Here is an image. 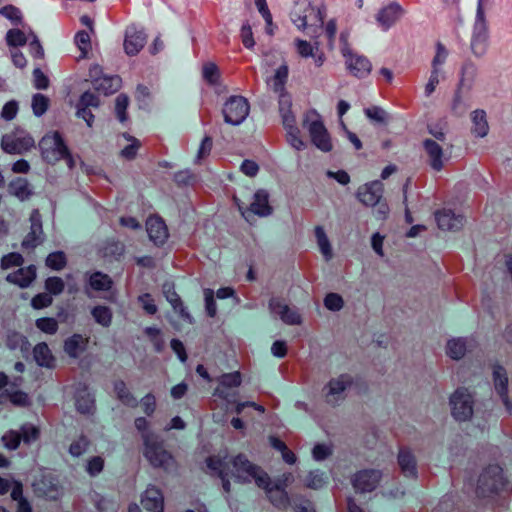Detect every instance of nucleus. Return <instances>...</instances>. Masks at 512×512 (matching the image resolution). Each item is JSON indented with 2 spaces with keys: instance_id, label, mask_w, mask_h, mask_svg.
<instances>
[{
  "instance_id": "nucleus-1",
  "label": "nucleus",
  "mask_w": 512,
  "mask_h": 512,
  "mask_svg": "<svg viewBox=\"0 0 512 512\" xmlns=\"http://www.w3.org/2000/svg\"><path fill=\"white\" fill-rule=\"evenodd\" d=\"M207 467L212 474L222 479V486L226 492L230 491L228 476L234 477L242 483L254 481L258 487H267L269 476L258 466L252 464L246 456L239 454L228 460L227 454L209 457Z\"/></svg>"
},
{
  "instance_id": "nucleus-2",
  "label": "nucleus",
  "mask_w": 512,
  "mask_h": 512,
  "mask_svg": "<svg viewBox=\"0 0 512 512\" xmlns=\"http://www.w3.org/2000/svg\"><path fill=\"white\" fill-rule=\"evenodd\" d=\"M324 10L312 6L307 0H299L292 12L291 20L300 30H307V35L317 38L324 23Z\"/></svg>"
},
{
  "instance_id": "nucleus-3",
  "label": "nucleus",
  "mask_w": 512,
  "mask_h": 512,
  "mask_svg": "<svg viewBox=\"0 0 512 512\" xmlns=\"http://www.w3.org/2000/svg\"><path fill=\"white\" fill-rule=\"evenodd\" d=\"M303 127L308 131L312 144L324 153L333 150V141L330 133L326 129L321 115L315 110L311 109L304 114Z\"/></svg>"
},
{
  "instance_id": "nucleus-4",
  "label": "nucleus",
  "mask_w": 512,
  "mask_h": 512,
  "mask_svg": "<svg viewBox=\"0 0 512 512\" xmlns=\"http://www.w3.org/2000/svg\"><path fill=\"white\" fill-rule=\"evenodd\" d=\"M143 454L153 467L169 469L173 463L172 455L164 448L163 441L153 432L143 434Z\"/></svg>"
},
{
  "instance_id": "nucleus-5",
  "label": "nucleus",
  "mask_w": 512,
  "mask_h": 512,
  "mask_svg": "<svg viewBox=\"0 0 512 512\" xmlns=\"http://www.w3.org/2000/svg\"><path fill=\"white\" fill-rule=\"evenodd\" d=\"M508 482L503 476L502 468L498 465L487 467L479 476L477 484V494L482 497L498 494L507 491Z\"/></svg>"
},
{
  "instance_id": "nucleus-6",
  "label": "nucleus",
  "mask_w": 512,
  "mask_h": 512,
  "mask_svg": "<svg viewBox=\"0 0 512 512\" xmlns=\"http://www.w3.org/2000/svg\"><path fill=\"white\" fill-rule=\"evenodd\" d=\"M474 404V395L464 387L456 389L449 397L451 415L458 422H465L472 418Z\"/></svg>"
},
{
  "instance_id": "nucleus-7",
  "label": "nucleus",
  "mask_w": 512,
  "mask_h": 512,
  "mask_svg": "<svg viewBox=\"0 0 512 512\" xmlns=\"http://www.w3.org/2000/svg\"><path fill=\"white\" fill-rule=\"evenodd\" d=\"M348 37L347 32H342L340 35L341 53L345 59L346 68L355 77H365L370 73L372 65L366 57L355 53L351 49Z\"/></svg>"
},
{
  "instance_id": "nucleus-8",
  "label": "nucleus",
  "mask_w": 512,
  "mask_h": 512,
  "mask_svg": "<svg viewBox=\"0 0 512 512\" xmlns=\"http://www.w3.org/2000/svg\"><path fill=\"white\" fill-rule=\"evenodd\" d=\"M42 158L50 164H55L67 154V146L58 132H49L39 142Z\"/></svg>"
},
{
  "instance_id": "nucleus-9",
  "label": "nucleus",
  "mask_w": 512,
  "mask_h": 512,
  "mask_svg": "<svg viewBox=\"0 0 512 512\" xmlns=\"http://www.w3.org/2000/svg\"><path fill=\"white\" fill-rule=\"evenodd\" d=\"M250 105L243 96H230L223 105L222 113L227 124L238 126L249 115Z\"/></svg>"
},
{
  "instance_id": "nucleus-10",
  "label": "nucleus",
  "mask_w": 512,
  "mask_h": 512,
  "mask_svg": "<svg viewBox=\"0 0 512 512\" xmlns=\"http://www.w3.org/2000/svg\"><path fill=\"white\" fill-rule=\"evenodd\" d=\"M1 146L9 154H22L35 146V140L28 132L16 129L2 137Z\"/></svg>"
},
{
  "instance_id": "nucleus-11",
  "label": "nucleus",
  "mask_w": 512,
  "mask_h": 512,
  "mask_svg": "<svg viewBox=\"0 0 512 512\" xmlns=\"http://www.w3.org/2000/svg\"><path fill=\"white\" fill-rule=\"evenodd\" d=\"M268 309L273 318L280 319L286 325H300L302 323V317L298 309L288 305L280 298H271Z\"/></svg>"
},
{
  "instance_id": "nucleus-12",
  "label": "nucleus",
  "mask_w": 512,
  "mask_h": 512,
  "mask_svg": "<svg viewBox=\"0 0 512 512\" xmlns=\"http://www.w3.org/2000/svg\"><path fill=\"white\" fill-rule=\"evenodd\" d=\"M440 144L433 139H425L423 147L428 159V164L435 171H440L444 168L445 163L449 160L448 147Z\"/></svg>"
},
{
  "instance_id": "nucleus-13",
  "label": "nucleus",
  "mask_w": 512,
  "mask_h": 512,
  "mask_svg": "<svg viewBox=\"0 0 512 512\" xmlns=\"http://www.w3.org/2000/svg\"><path fill=\"white\" fill-rule=\"evenodd\" d=\"M384 186L379 180L365 183L358 187L356 198L367 207H374L383 198Z\"/></svg>"
},
{
  "instance_id": "nucleus-14",
  "label": "nucleus",
  "mask_w": 512,
  "mask_h": 512,
  "mask_svg": "<svg viewBox=\"0 0 512 512\" xmlns=\"http://www.w3.org/2000/svg\"><path fill=\"white\" fill-rule=\"evenodd\" d=\"M352 384L349 375H340L331 379L325 386V399L331 405H336L345 398V391Z\"/></svg>"
},
{
  "instance_id": "nucleus-15",
  "label": "nucleus",
  "mask_w": 512,
  "mask_h": 512,
  "mask_svg": "<svg viewBox=\"0 0 512 512\" xmlns=\"http://www.w3.org/2000/svg\"><path fill=\"white\" fill-rule=\"evenodd\" d=\"M219 386L214 391V396H217L227 403H235V393L228 392L229 388H236L241 385L242 377L240 372L226 373L219 377Z\"/></svg>"
},
{
  "instance_id": "nucleus-16",
  "label": "nucleus",
  "mask_w": 512,
  "mask_h": 512,
  "mask_svg": "<svg viewBox=\"0 0 512 512\" xmlns=\"http://www.w3.org/2000/svg\"><path fill=\"white\" fill-rule=\"evenodd\" d=\"M477 342L472 337L451 338L446 343V354L453 360L462 359L466 353L473 351Z\"/></svg>"
},
{
  "instance_id": "nucleus-17",
  "label": "nucleus",
  "mask_w": 512,
  "mask_h": 512,
  "mask_svg": "<svg viewBox=\"0 0 512 512\" xmlns=\"http://www.w3.org/2000/svg\"><path fill=\"white\" fill-rule=\"evenodd\" d=\"M382 474L376 469H365L356 473L352 483L354 488L359 492H371L379 484Z\"/></svg>"
},
{
  "instance_id": "nucleus-18",
  "label": "nucleus",
  "mask_w": 512,
  "mask_h": 512,
  "mask_svg": "<svg viewBox=\"0 0 512 512\" xmlns=\"http://www.w3.org/2000/svg\"><path fill=\"white\" fill-rule=\"evenodd\" d=\"M44 240L41 215L38 210H33L30 215V231L22 242L24 249H34Z\"/></svg>"
},
{
  "instance_id": "nucleus-19",
  "label": "nucleus",
  "mask_w": 512,
  "mask_h": 512,
  "mask_svg": "<svg viewBox=\"0 0 512 512\" xmlns=\"http://www.w3.org/2000/svg\"><path fill=\"white\" fill-rule=\"evenodd\" d=\"M403 15L402 7L392 2L389 5L383 7L376 15V20L379 26L384 30H388L392 27Z\"/></svg>"
},
{
  "instance_id": "nucleus-20",
  "label": "nucleus",
  "mask_w": 512,
  "mask_h": 512,
  "mask_svg": "<svg viewBox=\"0 0 512 512\" xmlns=\"http://www.w3.org/2000/svg\"><path fill=\"white\" fill-rule=\"evenodd\" d=\"M435 219L439 229L444 231H456L462 228L464 218L460 214H455L450 209H443L435 213Z\"/></svg>"
},
{
  "instance_id": "nucleus-21",
  "label": "nucleus",
  "mask_w": 512,
  "mask_h": 512,
  "mask_svg": "<svg viewBox=\"0 0 512 512\" xmlns=\"http://www.w3.org/2000/svg\"><path fill=\"white\" fill-rule=\"evenodd\" d=\"M146 35L135 26L127 28L124 39V49L128 55H136L144 47Z\"/></svg>"
},
{
  "instance_id": "nucleus-22",
  "label": "nucleus",
  "mask_w": 512,
  "mask_h": 512,
  "mask_svg": "<svg viewBox=\"0 0 512 512\" xmlns=\"http://www.w3.org/2000/svg\"><path fill=\"white\" fill-rule=\"evenodd\" d=\"M146 229L151 241L156 245H162L168 238V229L165 222L158 216L147 219Z\"/></svg>"
},
{
  "instance_id": "nucleus-23",
  "label": "nucleus",
  "mask_w": 512,
  "mask_h": 512,
  "mask_svg": "<svg viewBox=\"0 0 512 512\" xmlns=\"http://www.w3.org/2000/svg\"><path fill=\"white\" fill-rule=\"evenodd\" d=\"M141 503L143 507L151 512H164V498L157 487L150 485L144 491Z\"/></svg>"
},
{
  "instance_id": "nucleus-24",
  "label": "nucleus",
  "mask_w": 512,
  "mask_h": 512,
  "mask_svg": "<svg viewBox=\"0 0 512 512\" xmlns=\"http://www.w3.org/2000/svg\"><path fill=\"white\" fill-rule=\"evenodd\" d=\"M493 380L496 392L501 397L507 411L512 414V404L507 396L508 377L506 370L501 366H496L493 370Z\"/></svg>"
},
{
  "instance_id": "nucleus-25",
  "label": "nucleus",
  "mask_w": 512,
  "mask_h": 512,
  "mask_svg": "<svg viewBox=\"0 0 512 512\" xmlns=\"http://www.w3.org/2000/svg\"><path fill=\"white\" fill-rule=\"evenodd\" d=\"M398 465L402 474L408 478L417 477L416 459L411 450L407 448L400 449L398 453Z\"/></svg>"
},
{
  "instance_id": "nucleus-26",
  "label": "nucleus",
  "mask_w": 512,
  "mask_h": 512,
  "mask_svg": "<svg viewBox=\"0 0 512 512\" xmlns=\"http://www.w3.org/2000/svg\"><path fill=\"white\" fill-rule=\"evenodd\" d=\"M249 210L260 217H266L272 213L267 191L261 189L255 192Z\"/></svg>"
},
{
  "instance_id": "nucleus-27",
  "label": "nucleus",
  "mask_w": 512,
  "mask_h": 512,
  "mask_svg": "<svg viewBox=\"0 0 512 512\" xmlns=\"http://www.w3.org/2000/svg\"><path fill=\"white\" fill-rule=\"evenodd\" d=\"M36 277V269L34 266L20 268L17 271L7 275L6 280L10 283L18 285L21 288L28 287Z\"/></svg>"
},
{
  "instance_id": "nucleus-28",
  "label": "nucleus",
  "mask_w": 512,
  "mask_h": 512,
  "mask_svg": "<svg viewBox=\"0 0 512 512\" xmlns=\"http://www.w3.org/2000/svg\"><path fill=\"white\" fill-rule=\"evenodd\" d=\"M88 339L80 334H73L64 342V351L71 358L79 357L87 348Z\"/></svg>"
},
{
  "instance_id": "nucleus-29",
  "label": "nucleus",
  "mask_w": 512,
  "mask_h": 512,
  "mask_svg": "<svg viewBox=\"0 0 512 512\" xmlns=\"http://www.w3.org/2000/svg\"><path fill=\"white\" fill-rule=\"evenodd\" d=\"M164 295L167 299V301L171 304L174 311L179 313V315L189 323L193 322L192 316L189 314V312L184 307L181 298L179 295L175 292L172 286L170 285H164L163 287Z\"/></svg>"
},
{
  "instance_id": "nucleus-30",
  "label": "nucleus",
  "mask_w": 512,
  "mask_h": 512,
  "mask_svg": "<svg viewBox=\"0 0 512 512\" xmlns=\"http://www.w3.org/2000/svg\"><path fill=\"white\" fill-rule=\"evenodd\" d=\"M33 356L36 363L41 367L53 368L55 366V358L44 342L38 343L33 349Z\"/></svg>"
},
{
  "instance_id": "nucleus-31",
  "label": "nucleus",
  "mask_w": 512,
  "mask_h": 512,
  "mask_svg": "<svg viewBox=\"0 0 512 512\" xmlns=\"http://www.w3.org/2000/svg\"><path fill=\"white\" fill-rule=\"evenodd\" d=\"M472 120V133L476 137L483 138L489 132V125L487 121L486 112L482 109H477L471 113Z\"/></svg>"
},
{
  "instance_id": "nucleus-32",
  "label": "nucleus",
  "mask_w": 512,
  "mask_h": 512,
  "mask_svg": "<svg viewBox=\"0 0 512 512\" xmlns=\"http://www.w3.org/2000/svg\"><path fill=\"white\" fill-rule=\"evenodd\" d=\"M288 78V66L283 64L275 72L274 76L268 81L270 88L278 94L288 95L285 91V84Z\"/></svg>"
},
{
  "instance_id": "nucleus-33",
  "label": "nucleus",
  "mask_w": 512,
  "mask_h": 512,
  "mask_svg": "<svg viewBox=\"0 0 512 512\" xmlns=\"http://www.w3.org/2000/svg\"><path fill=\"white\" fill-rule=\"evenodd\" d=\"M93 85L97 91L109 95L120 88L121 79L118 76H104L95 79Z\"/></svg>"
},
{
  "instance_id": "nucleus-34",
  "label": "nucleus",
  "mask_w": 512,
  "mask_h": 512,
  "mask_svg": "<svg viewBox=\"0 0 512 512\" xmlns=\"http://www.w3.org/2000/svg\"><path fill=\"white\" fill-rule=\"evenodd\" d=\"M292 101L289 95H281L279 98V112L284 128L296 125V118L291 110Z\"/></svg>"
},
{
  "instance_id": "nucleus-35",
  "label": "nucleus",
  "mask_w": 512,
  "mask_h": 512,
  "mask_svg": "<svg viewBox=\"0 0 512 512\" xmlns=\"http://www.w3.org/2000/svg\"><path fill=\"white\" fill-rule=\"evenodd\" d=\"M316 242L319 247L321 254L326 261H329L333 257V250L328 239V236L322 226L315 227Z\"/></svg>"
},
{
  "instance_id": "nucleus-36",
  "label": "nucleus",
  "mask_w": 512,
  "mask_h": 512,
  "mask_svg": "<svg viewBox=\"0 0 512 512\" xmlns=\"http://www.w3.org/2000/svg\"><path fill=\"white\" fill-rule=\"evenodd\" d=\"M33 486L36 492L45 497L56 498L58 495V487L49 476H43L40 480L36 481Z\"/></svg>"
},
{
  "instance_id": "nucleus-37",
  "label": "nucleus",
  "mask_w": 512,
  "mask_h": 512,
  "mask_svg": "<svg viewBox=\"0 0 512 512\" xmlns=\"http://www.w3.org/2000/svg\"><path fill=\"white\" fill-rule=\"evenodd\" d=\"M477 76V66L471 62L466 61L461 69V77L459 81V89H470Z\"/></svg>"
},
{
  "instance_id": "nucleus-38",
  "label": "nucleus",
  "mask_w": 512,
  "mask_h": 512,
  "mask_svg": "<svg viewBox=\"0 0 512 512\" xmlns=\"http://www.w3.org/2000/svg\"><path fill=\"white\" fill-rule=\"evenodd\" d=\"M114 392L119 401L129 407H136L138 405L137 399L127 388L126 384L122 380H118L114 383Z\"/></svg>"
},
{
  "instance_id": "nucleus-39",
  "label": "nucleus",
  "mask_w": 512,
  "mask_h": 512,
  "mask_svg": "<svg viewBox=\"0 0 512 512\" xmlns=\"http://www.w3.org/2000/svg\"><path fill=\"white\" fill-rule=\"evenodd\" d=\"M488 0H478L476 19L472 36H488V28L484 16V4Z\"/></svg>"
},
{
  "instance_id": "nucleus-40",
  "label": "nucleus",
  "mask_w": 512,
  "mask_h": 512,
  "mask_svg": "<svg viewBox=\"0 0 512 512\" xmlns=\"http://www.w3.org/2000/svg\"><path fill=\"white\" fill-rule=\"evenodd\" d=\"M263 488L266 490L267 496L273 505L277 507H284L287 505L288 496L284 488L279 486L270 487V479L268 480L267 487Z\"/></svg>"
},
{
  "instance_id": "nucleus-41",
  "label": "nucleus",
  "mask_w": 512,
  "mask_h": 512,
  "mask_svg": "<svg viewBox=\"0 0 512 512\" xmlns=\"http://www.w3.org/2000/svg\"><path fill=\"white\" fill-rule=\"evenodd\" d=\"M76 408L82 414H89L94 410V397L87 390L79 391L76 395Z\"/></svg>"
},
{
  "instance_id": "nucleus-42",
  "label": "nucleus",
  "mask_w": 512,
  "mask_h": 512,
  "mask_svg": "<svg viewBox=\"0 0 512 512\" xmlns=\"http://www.w3.org/2000/svg\"><path fill=\"white\" fill-rule=\"evenodd\" d=\"M10 191L20 200H26L32 194L28 181L24 178H18L10 183Z\"/></svg>"
},
{
  "instance_id": "nucleus-43",
  "label": "nucleus",
  "mask_w": 512,
  "mask_h": 512,
  "mask_svg": "<svg viewBox=\"0 0 512 512\" xmlns=\"http://www.w3.org/2000/svg\"><path fill=\"white\" fill-rule=\"evenodd\" d=\"M202 77L210 86L217 87L220 85V71L213 62L203 64Z\"/></svg>"
},
{
  "instance_id": "nucleus-44",
  "label": "nucleus",
  "mask_w": 512,
  "mask_h": 512,
  "mask_svg": "<svg viewBox=\"0 0 512 512\" xmlns=\"http://www.w3.org/2000/svg\"><path fill=\"white\" fill-rule=\"evenodd\" d=\"M30 38V31L26 34L20 29H10L6 33L7 45L14 48L25 45Z\"/></svg>"
},
{
  "instance_id": "nucleus-45",
  "label": "nucleus",
  "mask_w": 512,
  "mask_h": 512,
  "mask_svg": "<svg viewBox=\"0 0 512 512\" xmlns=\"http://www.w3.org/2000/svg\"><path fill=\"white\" fill-rule=\"evenodd\" d=\"M89 285L95 291H107L111 288L112 281L108 275L95 272L89 278Z\"/></svg>"
},
{
  "instance_id": "nucleus-46",
  "label": "nucleus",
  "mask_w": 512,
  "mask_h": 512,
  "mask_svg": "<svg viewBox=\"0 0 512 512\" xmlns=\"http://www.w3.org/2000/svg\"><path fill=\"white\" fill-rule=\"evenodd\" d=\"M91 314L98 324L103 327L110 326L112 322V312L110 308L99 305L92 309Z\"/></svg>"
},
{
  "instance_id": "nucleus-47",
  "label": "nucleus",
  "mask_w": 512,
  "mask_h": 512,
  "mask_svg": "<svg viewBox=\"0 0 512 512\" xmlns=\"http://www.w3.org/2000/svg\"><path fill=\"white\" fill-rule=\"evenodd\" d=\"M295 48L297 53L303 58L314 57L315 51L319 50L318 42H315L313 45L306 40L299 38L295 39Z\"/></svg>"
},
{
  "instance_id": "nucleus-48",
  "label": "nucleus",
  "mask_w": 512,
  "mask_h": 512,
  "mask_svg": "<svg viewBox=\"0 0 512 512\" xmlns=\"http://www.w3.org/2000/svg\"><path fill=\"white\" fill-rule=\"evenodd\" d=\"M123 138L127 140L128 144L121 150V156L125 159L131 160L137 154L140 147V141L128 134H123Z\"/></svg>"
},
{
  "instance_id": "nucleus-49",
  "label": "nucleus",
  "mask_w": 512,
  "mask_h": 512,
  "mask_svg": "<svg viewBox=\"0 0 512 512\" xmlns=\"http://www.w3.org/2000/svg\"><path fill=\"white\" fill-rule=\"evenodd\" d=\"M364 113L370 121L378 124H384L389 119L388 113L379 106L366 108Z\"/></svg>"
},
{
  "instance_id": "nucleus-50",
  "label": "nucleus",
  "mask_w": 512,
  "mask_h": 512,
  "mask_svg": "<svg viewBox=\"0 0 512 512\" xmlns=\"http://www.w3.org/2000/svg\"><path fill=\"white\" fill-rule=\"evenodd\" d=\"M287 132L288 143L296 150L301 151L305 148V143L300 137V130L296 125L285 128Z\"/></svg>"
},
{
  "instance_id": "nucleus-51",
  "label": "nucleus",
  "mask_w": 512,
  "mask_h": 512,
  "mask_svg": "<svg viewBox=\"0 0 512 512\" xmlns=\"http://www.w3.org/2000/svg\"><path fill=\"white\" fill-rule=\"evenodd\" d=\"M89 444V439L86 436L81 435L71 443L69 453L73 457H80L87 451Z\"/></svg>"
},
{
  "instance_id": "nucleus-52",
  "label": "nucleus",
  "mask_w": 512,
  "mask_h": 512,
  "mask_svg": "<svg viewBox=\"0 0 512 512\" xmlns=\"http://www.w3.org/2000/svg\"><path fill=\"white\" fill-rule=\"evenodd\" d=\"M445 79L444 70H431L430 77L425 85V95L429 97L436 90L440 81Z\"/></svg>"
},
{
  "instance_id": "nucleus-53",
  "label": "nucleus",
  "mask_w": 512,
  "mask_h": 512,
  "mask_svg": "<svg viewBox=\"0 0 512 512\" xmlns=\"http://www.w3.org/2000/svg\"><path fill=\"white\" fill-rule=\"evenodd\" d=\"M49 99L40 93H37L33 96L32 99V110L35 116H42L48 109Z\"/></svg>"
},
{
  "instance_id": "nucleus-54",
  "label": "nucleus",
  "mask_w": 512,
  "mask_h": 512,
  "mask_svg": "<svg viewBox=\"0 0 512 512\" xmlns=\"http://www.w3.org/2000/svg\"><path fill=\"white\" fill-rule=\"evenodd\" d=\"M327 483V477L319 470L311 471L306 478V486L311 489L322 488Z\"/></svg>"
},
{
  "instance_id": "nucleus-55",
  "label": "nucleus",
  "mask_w": 512,
  "mask_h": 512,
  "mask_svg": "<svg viewBox=\"0 0 512 512\" xmlns=\"http://www.w3.org/2000/svg\"><path fill=\"white\" fill-rule=\"evenodd\" d=\"M1 441L8 450H16L20 445L21 435L16 430H9L2 436Z\"/></svg>"
},
{
  "instance_id": "nucleus-56",
  "label": "nucleus",
  "mask_w": 512,
  "mask_h": 512,
  "mask_svg": "<svg viewBox=\"0 0 512 512\" xmlns=\"http://www.w3.org/2000/svg\"><path fill=\"white\" fill-rule=\"evenodd\" d=\"M448 51L440 42L436 44V54L431 63V70H443L442 66L446 62Z\"/></svg>"
},
{
  "instance_id": "nucleus-57",
  "label": "nucleus",
  "mask_w": 512,
  "mask_h": 512,
  "mask_svg": "<svg viewBox=\"0 0 512 512\" xmlns=\"http://www.w3.org/2000/svg\"><path fill=\"white\" fill-rule=\"evenodd\" d=\"M46 265L53 270H61L66 265V256L63 252L50 253L46 258Z\"/></svg>"
},
{
  "instance_id": "nucleus-58",
  "label": "nucleus",
  "mask_w": 512,
  "mask_h": 512,
  "mask_svg": "<svg viewBox=\"0 0 512 512\" xmlns=\"http://www.w3.org/2000/svg\"><path fill=\"white\" fill-rule=\"evenodd\" d=\"M20 431L21 440L27 444L36 441L39 437V429L30 423L22 425Z\"/></svg>"
},
{
  "instance_id": "nucleus-59",
  "label": "nucleus",
  "mask_w": 512,
  "mask_h": 512,
  "mask_svg": "<svg viewBox=\"0 0 512 512\" xmlns=\"http://www.w3.org/2000/svg\"><path fill=\"white\" fill-rule=\"evenodd\" d=\"M75 43L81 51V56H86L91 49L90 35L86 31H79L75 35Z\"/></svg>"
},
{
  "instance_id": "nucleus-60",
  "label": "nucleus",
  "mask_w": 512,
  "mask_h": 512,
  "mask_svg": "<svg viewBox=\"0 0 512 512\" xmlns=\"http://www.w3.org/2000/svg\"><path fill=\"white\" fill-rule=\"evenodd\" d=\"M488 36H472L471 50L477 57L485 54L487 49Z\"/></svg>"
},
{
  "instance_id": "nucleus-61",
  "label": "nucleus",
  "mask_w": 512,
  "mask_h": 512,
  "mask_svg": "<svg viewBox=\"0 0 512 512\" xmlns=\"http://www.w3.org/2000/svg\"><path fill=\"white\" fill-rule=\"evenodd\" d=\"M36 327L46 334L53 335L58 330V322L54 318H40L36 320Z\"/></svg>"
},
{
  "instance_id": "nucleus-62",
  "label": "nucleus",
  "mask_w": 512,
  "mask_h": 512,
  "mask_svg": "<svg viewBox=\"0 0 512 512\" xmlns=\"http://www.w3.org/2000/svg\"><path fill=\"white\" fill-rule=\"evenodd\" d=\"M129 100L128 97L124 94H120L116 97L115 101V111L117 118L120 122H125L127 120L126 109L128 107Z\"/></svg>"
},
{
  "instance_id": "nucleus-63",
  "label": "nucleus",
  "mask_w": 512,
  "mask_h": 512,
  "mask_svg": "<svg viewBox=\"0 0 512 512\" xmlns=\"http://www.w3.org/2000/svg\"><path fill=\"white\" fill-rule=\"evenodd\" d=\"M0 15L10 20L14 24H18L22 20V13L20 9L13 5H6L0 8Z\"/></svg>"
},
{
  "instance_id": "nucleus-64",
  "label": "nucleus",
  "mask_w": 512,
  "mask_h": 512,
  "mask_svg": "<svg viewBox=\"0 0 512 512\" xmlns=\"http://www.w3.org/2000/svg\"><path fill=\"white\" fill-rule=\"evenodd\" d=\"M324 305L330 311H339L344 306V300L337 293H329L324 298Z\"/></svg>"
}]
</instances>
